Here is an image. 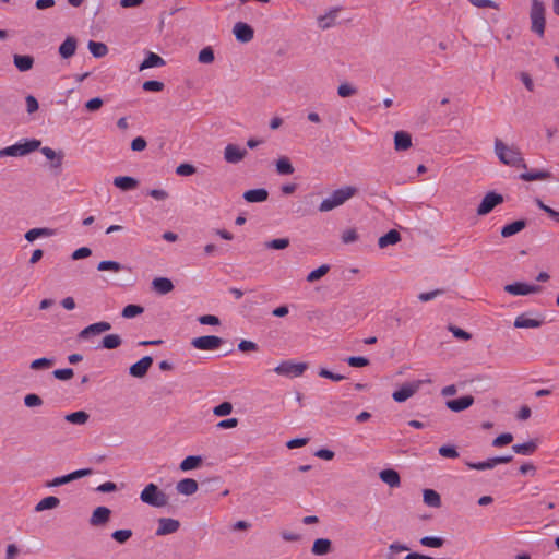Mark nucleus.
Wrapping results in <instances>:
<instances>
[{
	"label": "nucleus",
	"instance_id": "1",
	"mask_svg": "<svg viewBox=\"0 0 559 559\" xmlns=\"http://www.w3.org/2000/svg\"><path fill=\"white\" fill-rule=\"evenodd\" d=\"M495 153L499 160L504 165L524 169L527 168L519 148L504 144L500 139L495 140Z\"/></svg>",
	"mask_w": 559,
	"mask_h": 559
},
{
	"label": "nucleus",
	"instance_id": "2",
	"mask_svg": "<svg viewBox=\"0 0 559 559\" xmlns=\"http://www.w3.org/2000/svg\"><path fill=\"white\" fill-rule=\"evenodd\" d=\"M357 193V188L345 186L334 190L330 197L325 198L319 205L320 212H330L337 206L343 205Z\"/></svg>",
	"mask_w": 559,
	"mask_h": 559
},
{
	"label": "nucleus",
	"instance_id": "3",
	"mask_svg": "<svg viewBox=\"0 0 559 559\" xmlns=\"http://www.w3.org/2000/svg\"><path fill=\"white\" fill-rule=\"evenodd\" d=\"M140 499L143 503L154 508H164L168 504V496L153 483L144 487Z\"/></svg>",
	"mask_w": 559,
	"mask_h": 559
},
{
	"label": "nucleus",
	"instance_id": "4",
	"mask_svg": "<svg viewBox=\"0 0 559 559\" xmlns=\"http://www.w3.org/2000/svg\"><path fill=\"white\" fill-rule=\"evenodd\" d=\"M41 142L36 139L25 140V142H19L11 146H7L0 150V158L3 157H21L25 156L40 147Z\"/></svg>",
	"mask_w": 559,
	"mask_h": 559
},
{
	"label": "nucleus",
	"instance_id": "5",
	"mask_svg": "<svg viewBox=\"0 0 559 559\" xmlns=\"http://www.w3.org/2000/svg\"><path fill=\"white\" fill-rule=\"evenodd\" d=\"M530 17L532 22V31L539 36L545 33V5L540 0H532Z\"/></svg>",
	"mask_w": 559,
	"mask_h": 559
},
{
	"label": "nucleus",
	"instance_id": "6",
	"mask_svg": "<svg viewBox=\"0 0 559 559\" xmlns=\"http://www.w3.org/2000/svg\"><path fill=\"white\" fill-rule=\"evenodd\" d=\"M307 368L308 365L306 362H294L292 360H285L274 368V372L280 376L296 378L302 376Z\"/></svg>",
	"mask_w": 559,
	"mask_h": 559
},
{
	"label": "nucleus",
	"instance_id": "7",
	"mask_svg": "<svg viewBox=\"0 0 559 559\" xmlns=\"http://www.w3.org/2000/svg\"><path fill=\"white\" fill-rule=\"evenodd\" d=\"M504 198L502 194L497 193L495 191H490L485 194L483 200L480 201L476 213L478 216H485L489 214L496 206L502 204Z\"/></svg>",
	"mask_w": 559,
	"mask_h": 559
},
{
	"label": "nucleus",
	"instance_id": "8",
	"mask_svg": "<svg viewBox=\"0 0 559 559\" xmlns=\"http://www.w3.org/2000/svg\"><path fill=\"white\" fill-rule=\"evenodd\" d=\"M423 380L404 383L399 390L394 391L392 397L395 402L403 403L412 397L423 385Z\"/></svg>",
	"mask_w": 559,
	"mask_h": 559
},
{
	"label": "nucleus",
	"instance_id": "9",
	"mask_svg": "<svg viewBox=\"0 0 559 559\" xmlns=\"http://www.w3.org/2000/svg\"><path fill=\"white\" fill-rule=\"evenodd\" d=\"M223 338L215 335H205L195 337L191 341V345L200 350H216L223 344Z\"/></svg>",
	"mask_w": 559,
	"mask_h": 559
},
{
	"label": "nucleus",
	"instance_id": "10",
	"mask_svg": "<svg viewBox=\"0 0 559 559\" xmlns=\"http://www.w3.org/2000/svg\"><path fill=\"white\" fill-rule=\"evenodd\" d=\"M504 290L514 296H525L542 292V286L531 285L522 282H515L504 286Z\"/></svg>",
	"mask_w": 559,
	"mask_h": 559
},
{
	"label": "nucleus",
	"instance_id": "11",
	"mask_svg": "<svg viewBox=\"0 0 559 559\" xmlns=\"http://www.w3.org/2000/svg\"><path fill=\"white\" fill-rule=\"evenodd\" d=\"M111 325L109 322L99 321L87 325L79 333L80 340H90L92 336L99 335L103 332L109 331Z\"/></svg>",
	"mask_w": 559,
	"mask_h": 559
},
{
	"label": "nucleus",
	"instance_id": "12",
	"mask_svg": "<svg viewBox=\"0 0 559 559\" xmlns=\"http://www.w3.org/2000/svg\"><path fill=\"white\" fill-rule=\"evenodd\" d=\"M247 155V150L240 148L236 144H228L224 150V158L229 164L240 163Z\"/></svg>",
	"mask_w": 559,
	"mask_h": 559
},
{
	"label": "nucleus",
	"instance_id": "13",
	"mask_svg": "<svg viewBox=\"0 0 559 559\" xmlns=\"http://www.w3.org/2000/svg\"><path fill=\"white\" fill-rule=\"evenodd\" d=\"M152 364L153 358L151 356H144L139 361L130 366L129 373L134 378H143L147 373Z\"/></svg>",
	"mask_w": 559,
	"mask_h": 559
},
{
	"label": "nucleus",
	"instance_id": "14",
	"mask_svg": "<svg viewBox=\"0 0 559 559\" xmlns=\"http://www.w3.org/2000/svg\"><path fill=\"white\" fill-rule=\"evenodd\" d=\"M180 527V523L178 520L170 518H160L158 520V527L156 530L157 536H164L168 534L176 533Z\"/></svg>",
	"mask_w": 559,
	"mask_h": 559
},
{
	"label": "nucleus",
	"instance_id": "15",
	"mask_svg": "<svg viewBox=\"0 0 559 559\" xmlns=\"http://www.w3.org/2000/svg\"><path fill=\"white\" fill-rule=\"evenodd\" d=\"M234 35L240 43H249L254 36L253 28L243 22H238L234 26Z\"/></svg>",
	"mask_w": 559,
	"mask_h": 559
},
{
	"label": "nucleus",
	"instance_id": "16",
	"mask_svg": "<svg viewBox=\"0 0 559 559\" xmlns=\"http://www.w3.org/2000/svg\"><path fill=\"white\" fill-rule=\"evenodd\" d=\"M111 511L107 507H97L90 519L92 526H99L106 524L110 519Z\"/></svg>",
	"mask_w": 559,
	"mask_h": 559
},
{
	"label": "nucleus",
	"instance_id": "17",
	"mask_svg": "<svg viewBox=\"0 0 559 559\" xmlns=\"http://www.w3.org/2000/svg\"><path fill=\"white\" fill-rule=\"evenodd\" d=\"M474 404V397L472 395H465L456 400L447 401L445 405L452 412H462Z\"/></svg>",
	"mask_w": 559,
	"mask_h": 559
},
{
	"label": "nucleus",
	"instance_id": "18",
	"mask_svg": "<svg viewBox=\"0 0 559 559\" xmlns=\"http://www.w3.org/2000/svg\"><path fill=\"white\" fill-rule=\"evenodd\" d=\"M340 9L332 8L325 14L318 16L317 22L318 26L321 29H329L335 25V21L337 19Z\"/></svg>",
	"mask_w": 559,
	"mask_h": 559
},
{
	"label": "nucleus",
	"instance_id": "19",
	"mask_svg": "<svg viewBox=\"0 0 559 559\" xmlns=\"http://www.w3.org/2000/svg\"><path fill=\"white\" fill-rule=\"evenodd\" d=\"M543 324V320L530 318L527 313L518 316L514 320V328L516 329H536Z\"/></svg>",
	"mask_w": 559,
	"mask_h": 559
},
{
	"label": "nucleus",
	"instance_id": "20",
	"mask_svg": "<svg viewBox=\"0 0 559 559\" xmlns=\"http://www.w3.org/2000/svg\"><path fill=\"white\" fill-rule=\"evenodd\" d=\"M198 481L192 478H185L177 483L176 489L180 495L191 496L198 491Z\"/></svg>",
	"mask_w": 559,
	"mask_h": 559
},
{
	"label": "nucleus",
	"instance_id": "21",
	"mask_svg": "<svg viewBox=\"0 0 559 559\" xmlns=\"http://www.w3.org/2000/svg\"><path fill=\"white\" fill-rule=\"evenodd\" d=\"M41 154L49 160H51V168L58 169L62 165L64 154L62 151L56 152L52 148L45 146L40 148Z\"/></svg>",
	"mask_w": 559,
	"mask_h": 559
},
{
	"label": "nucleus",
	"instance_id": "22",
	"mask_svg": "<svg viewBox=\"0 0 559 559\" xmlns=\"http://www.w3.org/2000/svg\"><path fill=\"white\" fill-rule=\"evenodd\" d=\"M242 197L249 203H261L267 200L269 192L264 188L251 189L246 191Z\"/></svg>",
	"mask_w": 559,
	"mask_h": 559
},
{
	"label": "nucleus",
	"instance_id": "23",
	"mask_svg": "<svg viewBox=\"0 0 559 559\" xmlns=\"http://www.w3.org/2000/svg\"><path fill=\"white\" fill-rule=\"evenodd\" d=\"M165 64H166V62L160 56H158L155 52L150 51V52H147L146 58L140 64L139 70L143 71L145 69L158 68V67H163Z\"/></svg>",
	"mask_w": 559,
	"mask_h": 559
},
{
	"label": "nucleus",
	"instance_id": "24",
	"mask_svg": "<svg viewBox=\"0 0 559 559\" xmlns=\"http://www.w3.org/2000/svg\"><path fill=\"white\" fill-rule=\"evenodd\" d=\"M412 146V136L406 131H397L394 134V147L396 151H406Z\"/></svg>",
	"mask_w": 559,
	"mask_h": 559
},
{
	"label": "nucleus",
	"instance_id": "25",
	"mask_svg": "<svg viewBox=\"0 0 559 559\" xmlns=\"http://www.w3.org/2000/svg\"><path fill=\"white\" fill-rule=\"evenodd\" d=\"M152 287L156 293L166 295L174 289V284L167 277H156L152 281Z\"/></svg>",
	"mask_w": 559,
	"mask_h": 559
},
{
	"label": "nucleus",
	"instance_id": "26",
	"mask_svg": "<svg viewBox=\"0 0 559 559\" xmlns=\"http://www.w3.org/2000/svg\"><path fill=\"white\" fill-rule=\"evenodd\" d=\"M380 479L392 488L399 487L401 484L400 475L394 469H383L379 474Z\"/></svg>",
	"mask_w": 559,
	"mask_h": 559
},
{
	"label": "nucleus",
	"instance_id": "27",
	"mask_svg": "<svg viewBox=\"0 0 559 559\" xmlns=\"http://www.w3.org/2000/svg\"><path fill=\"white\" fill-rule=\"evenodd\" d=\"M526 227V221L525 219H519L514 221L510 224H507L501 229V236L504 238L511 237L521 230H523Z\"/></svg>",
	"mask_w": 559,
	"mask_h": 559
},
{
	"label": "nucleus",
	"instance_id": "28",
	"mask_svg": "<svg viewBox=\"0 0 559 559\" xmlns=\"http://www.w3.org/2000/svg\"><path fill=\"white\" fill-rule=\"evenodd\" d=\"M13 63L21 72H26L33 68L34 58L28 55H14Z\"/></svg>",
	"mask_w": 559,
	"mask_h": 559
},
{
	"label": "nucleus",
	"instance_id": "29",
	"mask_svg": "<svg viewBox=\"0 0 559 559\" xmlns=\"http://www.w3.org/2000/svg\"><path fill=\"white\" fill-rule=\"evenodd\" d=\"M114 185L123 191H129V190L135 189L138 187L139 182L133 177L119 176V177L114 178Z\"/></svg>",
	"mask_w": 559,
	"mask_h": 559
},
{
	"label": "nucleus",
	"instance_id": "30",
	"mask_svg": "<svg viewBox=\"0 0 559 559\" xmlns=\"http://www.w3.org/2000/svg\"><path fill=\"white\" fill-rule=\"evenodd\" d=\"M76 40L74 37H68L59 47V53L62 58L68 59L75 53Z\"/></svg>",
	"mask_w": 559,
	"mask_h": 559
},
{
	"label": "nucleus",
	"instance_id": "31",
	"mask_svg": "<svg viewBox=\"0 0 559 559\" xmlns=\"http://www.w3.org/2000/svg\"><path fill=\"white\" fill-rule=\"evenodd\" d=\"M55 235V230L51 228L43 227V228H32L25 234V239L29 242H33L39 237H51Z\"/></svg>",
	"mask_w": 559,
	"mask_h": 559
},
{
	"label": "nucleus",
	"instance_id": "32",
	"mask_svg": "<svg viewBox=\"0 0 559 559\" xmlns=\"http://www.w3.org/2000/svg\"><path fill=\"white\" fill-rule=\"evenodd\" d=\"M401 240V235L397 230L391 229L385 235L381 236L378 240V246L383 249L390 245H395Z\"/></svg>",
	"mask_w": 559,
	"mask_h": 559
},
{
	"label": "nucleus",
	"instance_id": "33",
	"mask_svg": "<svg viewBox=\"0 0 559 559\" xmlns=\"http://www.w3.org/2000/svg\"><path fill=\"white\" fill-rule=\"evenodd\" d=\"M331 545L332 544L330 539L318 538L314 540L311 551L317 556H323L330 552Z\"/></svg>",
	"mask_w": 559,
	"mask_h": 559
},
{
	"label": "nucleus",
	"instance_id": "34",
	"mask_svg": "<svg viewBox=\"0 0 559 559\" xmlns=\"http://www.w3.org/2000/svg\"><path fill=\"white\" fill-rule=\"evenodd\" d=\"M60 504V500L59 498L55 497V496H48L44 499H41L36 506H35V511L36 512H41V511H45V510H50V509H55L57 508L58 506Z\"/></svg>",
	"mask_w": 559,
	"mask_h": 559
},
{
	"label": "nucleus",
	"instance_id": "35",
	"mask_svg": "<svg viewBox=\"0 0 559 559\" xmlns=\"http://www.w3.org/2000/svg\"><path fill=\"white\" fill-rule=\"evenodd\" d=\"M550 173L546 170H532L525 171L520 175V179L523 181L544 180L550 178Z\"/></svg>",
	"mask_w": 559,
	"mask_h": 559
},
{
	"label": "nucleus",
	"instance_id": "36",
	"mask_svg": "<svg viewBox=\"0 0 559 559\" xmlns=\"http://www.w3.org/2000/svg\"><path fill=\"white\" fill-rule=\"evenodd\" d=\"M536 449H537V444L533 440L524 442V443H518L512 447V450L516 454H521V455H531L536 451Z\"/></svg>",
	"mask_w": 559,
	"mask_h": 559
},
{
	"label": "nucleus",
	"instance_id": "37",
	"mask_svg": "<svg viewBox=\"0 0 559 559\" xmlns=\"http://www.w3.org/2000/svg\"><path fill=\"white\" fill-rule=\"evenodd\" d=\"M423 496H424V502L428 507L439 508L441 506L440 495L437 491H435L433 489H425Z\"/></svg>",
	"mask_w": 559,
	"mask_h": 559
},
{
	"label": "nucleus",
	"instance_id": "38",
	"mask_svg": "<svg viewBox=\"0 0 559 559\" xmlns=\"http://www.w3.org/2000/svg\"><path fill=\"white\" fill-rule=\"evenodd\" d=\"M202 463V457L199 455H189L180 463V469L188 472L198 468Z\"/></svg>",
	"mask_w": 559,
	"mask_h": 559
},
{
	"label": "nucleus",
	"instance_id": "39",
	"mask_svg": "<svg viewBox=\"0 0 559 559\" xmlns=\"http://www.w3.org/2000/svg\"><path fill=\"white\" fill-rule=\"evenodd\" d=\"M88 50L95 58H103L108 53V48L104 43L90 40Z\"/></svg>",
	"mask_w": 559,
	"mask_h": 559
},
{
	"label": "nucleus",
	"instance_id": "40",
	"mask_svg": "<svg viewBox=\"0 0 559 559\" xmlns=\"http://www.w3.org/2000/svg\"><path fill=\"white\" fill-rule=\"evenodd\" d=\"M90 415L84 411H78L66 415L64 419L74 425H84L87 423Z\"/></svg>",
	"mask_w": 559,
	"mask_h": 559
},
{
	"label": "nucleus",
	"instance_id": "41",
	"mask_svg": "<svg viewBox=\"0 0 559 559\" xmlns=\"http://www.w3.org/2000/svg\"><path fill=\"white\" fill-rule=\"evenodd\" d=\"M122 343L121 337L118 334H108L106 335L99 347L106 348V349H115L119 347Z\"/></svg>",
	"mask_w": 559,
	"mask_h": 559
},
{
	"label": "nucleus",
	"instance_id": "42",
	"mask_svg": "<svg viewBox=\"0 0 559 559\" xmlns=\"http://www.w3.org/2000/svg\"><path fill=\"white\" fill-rule=\"evenodd\" d=\"M55 365V358H38L31 362L29 368L32 370H48Z\"/></svg>",
	"mask_w": 559,
	"mask_h": 559
},
{
	"label": "nucleus",
	"instance_id": "43",
	"mask_svg": "<svg viewBox=\"0 0 559 559\" xmlns=\"http://www.w3.org/2000/svg\"><path fill=\"white\" fill-rule=\"evenodd\" d=\"M276 171L280 175H292L294 173V167L287 157H281L276 162Z\"/></svg>",
	"mask_w": 559,
	"mask_h": 559
},
{
	"label": "nucleus",
	"instance_id": "44",
	"mask_svg": "<svg viewBox=\"0 0 559 559\" xmlns=\"http://www.w3.org/2000/svg\"><path fill=\"white\" fill-rule=\"evenodd\" d=\"M144 311V308L139 305H128L122 309L121 316L126 319H132L140 314H142Z\"/></svg>",
	"mask_w": 559,
	"mask_h": 559
},
{
	"label": "nucleus",
	"instance_id": "45",
	"mask_svg": "<svg viewBox=\"0 0 559 559\" xmlns=\"http://www.w3.org/2000/svg\"><path fill=\"white\" fill-rule=\"evenodd\" d=\"M97 270L98 271H111V272L118 273L123 270V265L117 261L106 260V261H102L98 263Z\"/></svg>",
	"mask_w": 559,
	"mask_h": 559
},
{
	"label": "nucleus",
	"instance_id": "46",
	"mask_svg": "<svg viewBox=\"0 0 559 559\" xmlns=\"http://www.w3.org/2000/svg\"><path fill=\"white\" fill-rule=\"evenodd\" d=\"M330 271V266L328 264H323L321 266H319L318 269L311 271L308 275H307V281L309 283H313V282H317L319 281L321 277H323L328 272Z\"/></svg>",
	"mask_w": 559,
	"mask_h": 559
},
{
	"label": "nucleus",
	"instance_id": "47",
	"mask_svg": "<svg viewBox=\"0 0 559 559\" xmlns=\"http://www.w3.org/2000/svg\"><path fill=\"white\" fill-rule=\"evenodd\" d=\"M289 242L288 238H277L266 241L264 247L267 249L283 250L289 246Z\"/></svg>",
	"mask_w": 559,
	"mask_h": 559
},
{
	"label": "nucleus",
	"instance_id": "48",
	"mask_svg": "<svg viewBox=\"0 0 559 559\" xmlns=\"http://www.w3.org/2000/svg\"><path fill=\"white\" fill-rule=\"evenodd\" d=\"M214 59V51L211 47L203 48L198 55V61L203 64H210Z\"/></svg>",
	"mask_w": 559,
	"mask_h": 559
},
{
	"label": "nucleus",
	"instance_id": "49",
	"mask_svg": "<svg viewBox=\"0 0 559 559\" xmlns=\"http://www.w3.org/2000/svg\"><path fill=\"white\" fill-rule=\"evenodd\" d=\"M420 544L426 547L439 548L444 544V539L436 536H425L420 538Z\"/></svg>",
	"mask_w": 559,
	"mask_h": 559
},
{
	"label": "nucleus",
	"instance_id": "50",
	"mask_svg": "<svg viewBox=\"0 0 559 559\" xmlns=\"http://www.w3.org/2000/svg\"><path fill=\"white\" fill-rule=\"evenodd\" d=\"M233 412V405L229 402H223L213 408V414L217 417L227 416Z\"/></svg>",
	"mask_w": 559,
	"mask_h": 559
},
{
	"label": "nucleus",
	"instance_id": "51",
	"mask_svg": "<svg viewBox=\"0 0 559 559\" xmlns=\"http://www.w3.org/2000/svg\"><path fill=\"white\" fill-rule=\"evenodd\" d=\"M465 465L471 469H477V471L491 469L495 467L493 463L491 462V459H488L484 462H478V463H473V462L466 461Z\"/></svg>",
	"mask_w": 559,
	"mask_h": 559
},
{
	"label": "nucleus",
	"instance_id": "52",
	"mask_svg": "<svg viewBox=\"0 0 559 559\" xmlns=\"http://www.w3.org/2000/svg\"><path fill=\"white\" fill-rule=\"evenodd\" d=\"M342 241L345 245L353 243L358 240V234L355 228H347L342 233Z\"/></svg>",
	"mask_w": 559,
	"mask_h": 559
},
{
	"label": "nucleus",
	"instance_id": "53",
	"mask_svg": "<svg viewBox=\"0 0 559 559\" xmlns=\"http://www.w3.org/2000/svg\"><path fill=\"white\" fill-rule=\"evenodd\" d=\"M131 536V530H117L111 534V537L120 544L126 543Z\"/></svg>",
	"mask_w": 559,
	"mask_h": 559
},
{
	"label": "nucleus",
	"instance_id": "54",
	"mask_svg": "<svg viewBox=\"0 0 559 559\" xmlns=\"http://www.w3.org/2000/svg\"><path fill=\"white\" fill-rule=\"evenodd\" d=\"M439 454L443 457L456 459L459 457V452L453 445H442L438 450Z\"/></svg>",
	"mask_w": 559,
	"mask_h": 559
},
{
	"label": "nucleus",
	"instance_id": "55",
	"mask_svg": "<svg viewBox=\"0 0 559 559\" xmlns=\"http://www.w3.org/2000/svg\"><path fill=\"white\" fill-rule=\"evenodd\" d=\"M24 404L27 407H37V406L43 405V400L39 395L31 393V394L25 395Z\"/></svg>",
	"mask_w": 559,
	"mask_h": 559
},
{
	"label": "nucleus",
	"instance_id": "56",
	"mask_svg": "<svg viewBox=\"0 0 559 559\" xmlns=\"http://www.w3.org/2000/svg\"><path fill=\"white\" fill-rule=\"evenodd\" d=\"M512 440H513V436L509 432H506V433L498 436L496 439H493L492 445L496 448H501V447L512 442Z\"/></svg>",
	"mask_w": 559,
	"mask_h": 559
},
{
	"label": "nucleus",
	"instance_id": "57",
	"mask_svg": "<svg viewBox=\"0 0 559 559\" xmlns=\"http://www.w3.org/2000/svg\"><path fill=\"white\" fill-rule=\"evenodd\" d=\"M144 91L147 92H160L164 88V83L159 81H145L142 85Z\"/></svg>",
	"mask_w": 559,
	"mask_h": 559
},
{
	"label": "nucleus",
	"instance_id": "58",
	"mask_svg": "<svg viewBox=\"0 0 559 559\" xmlns=\"http://www.w3.org/2000/svg\"><path fill=\"white\" fill-rule=\"evenodd\" d=\"M357 90L348 83H343L337 87V94L341 97H349L356 94Z\"/></svg>",
	"mask_w": 559,
	"mask_h": 559
},
{
	"label": "nucleus",
	"instance_id": "59",
	"mask_svg": "<svg viewBox=\"0 0 559 559\" xmlns=\"http://www.w3.org/2000/svg\"><path fill=\"white\" fill-rule=\"evenodd\" d=\"M449 331L456 338H460V340H463V341H468V340L472 338V335L468 332H466V331H464V330H462V329H460V328H457L455 325H449Z\"/></svg>",
	"mask_w": 559,
	"mask_h": 559
},
{
	"label": "nucleus",
	"instance_id": "60",
	"mask_svg": "<svg viewBox=\"0 0 559 559\" xmlns=\"http://www.w3.org/2000/svg\"><path fill=\"white\" fill-rule=\"evenodd\" d=\"M74 372L71 368H64V369H56L53 371V377L58 380H69L73 377Z\"/></svg>",
	"mask_w": 559,
	"mask_h": 559
},
{
	"label": "nucleus",
	"instance_id": "61",
	"mask_svg": "<svg viewBox=\"0 0 559 559\" xmlns=\"http://www.w3.org/2000/svg\"><path fill=\"white\" fill-rule=\"evenodd\" d=\"M319 376L321 378L330 379L335 382H338V381H342L343 379H345V377L343 374L334 373L325 368H321L319 370Z\"/></svg>",
	"mask_w": 559,
	"mask_h": 559
},
{
	"label": "nucleus",
	"instance_id": "62",
	"mask_svg": "<svg viewBox=\"0 0 559 559\" xmlns=\"http://www.w3.org/2000/svg\"><path fill=\"white\" fill-rule=\"evenodd\" d=\"M346 361L350 367H365L369 365V360L360 356H350Z\"/></svg>",
	"mask_w": 559,
	"mask_h": 559
},
{
	"label": "nucleus",
	"instance_id": "63",
	"mask_svg": "<svg viewBox=\"0 0 559 559\" xmlns=\"http://www.w3.org/2000/svg\"><path fill=\"white\" fill-rule=\"evenodd\" d=\"M195 173V167L193 165H190V164H180L177 168H176V174L179 175V176H191Z\"/></svg>",
	"mask_w": 559,
	"mask_h": 559
},
{
	"label": "nucleus",
	"instance_id": "64",
	"mask_svg": "<svg viewBox=\"0 0 559 559\" xmlns=\"http://www.w3.org/2000/svg\"><path fill=\"white\" fill-rule=\"evenodd\" d=\"M104 102L100 97H95L85 103V108L88 111H97L103 106Z\"/></svg>",
	"mask_w": 559,
	"mask_h": 559
}]
</instances>
